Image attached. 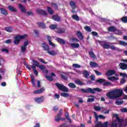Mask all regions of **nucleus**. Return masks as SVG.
I'll list each match as a JSON object with an SVG mask.
<instances>
[{"label": "nucleus", "instance_id": "nucleus-1", "mask_svg": "<svg viewBox=\"0 0 127 127\" xmlns=\"http://www.w3.org/2000/svg\"><path fill=\"white\" fill-rule=\"evenodd\" d=\"M124 95V91L122 89H115L106 94V97L111 100H115L121 98Z\"/></svg>", "mask_w": 127, "mask_h": 127}, {"label": "nucleus", "instance_id": "nucleus-2", "mask_svg": "<svg viewBox=\"0 0 127 127\" xmlns=\"http://www.w3.org/2000/svg\"><path fill=\"white\" fill-rule=\"evenodd\" d=\"M115 117H116L117 121H118L119 125H118L116 121H113L111 125V127H123V126H127V119L125 120H123V119H120V118H119V115H118V114L115 115Z\"/></svg>", "mask_w": 127, "mask_h": 127}, {"label": "nucleus", "instance_id": "nucleus-3", "mask_svg": "<svg viewBox=\"0 0 127 127\" xmlns=\"http://www.w3.org/2000/svg\"><path fill=\"white\" fill-rule=\"evenodd\" d=\"M81 91H82V92H83V93H91V94H95L96 92H102L103 90L99 88H95L93 89L91 88H88L86 89H81Z\"/></svg>", "mask_w": 127, "mask_h": 127}, {"label": "nucleus", "instance_id": "nucleus-4", "mask_svg": "<svg viewBox=\"0 0 127 127\" xmlns=\"http://www.w3.org/2000/svg\"><path fill=\"white\" fill-rule=\"evenodd\" d=\"M26 36V35L16 36L14 40V44H15L16 45H18V44H19L20 40H21L22 39H24V38H25Z\"/></svg>", "mask_w": 127, "mask_h": 127}, {"label": "nucleus", "instance_id": "nucleus-5", "mask_svg": "<svg viewBox=\"0 0 127 127\" xmlns=\"http://www.w3.org/2000/svg\"><path fill=\"white\" fill-rule=\"evenodd\" d=\"M56 86L58 87L59 90H61V91H62L63 92H69V90L68 89V88L63 85V84H61L59 83H56Z\"/></svg>", "mask_w": 127, "mask_h": 127}, {"label": "nucleus", "instance_id": "nucleus-6", "mask_svg": "<svg viewBox=\"0 0 127 127\" xmlns=\"http://www.w3.org/2000/svg\"><path fill=\"white\" fill-rule=\"evenodd\" d=\"M19 8H20L21 11L24 13H27V15H33V13L32 11L26 12V9L21 4H19Z\"/></svg>", "mask_w": 127, "mask_h": 127}, {"label": "nucleus", "instance_id": "nucleus-7", "mask_svg": "<svg viewBox=\"0 0 127 127\" xmlns=\"http://www.w3.org/2000/svg\"><path fill=\"white\" fill-rule=\"evenodd\" d=\"M28 45V41H25L24 44L21 47V53H24L26 51V47Z\"/></svg>", "mask_w": 127, "mask_h": 127}, {"label": "nucleus", "instance_id": "nucleus-8", "mask_svg": "<svg viewBox=\"0 0 127 127\" xmlns=\"http://www.w3.org/2000/svg\"><path fill=\"white\" fill-rule=\"evenodd\" d=\"M99 44H100V45H101V46L105 49H110V45L107 44L105 42H100Z\"/></svg>", "mask_w": 127, "mask_h": 127}, {"label": "nucleus", "instance_id": "nucleus-9", "mask_svg": "<svg viewBox=\"0 0 127 127\" xmlns=\"http://www.w3.org/2000/svg\"><path fill=\"white\" fill-rule=\"evenodd\" d=\"M34 100L38 104H40V103H43L44 102V97L42 96L41 97L36 98Z\"/></svg>", "mask_w": 127, "mask_h": 127}, {"label": "nucleus", "instance_id": "nucleus-10", "mask_svg": "<svg viewBox=\"0 0 127 127\" xmlns=\"http://www.w3.org/2000/svg\"><path fill=\"white\" fill-rule=\"evenodd\" d=\"M95 127H108V122H105L104 124L100 122H97Z\"/></svg>", "mask_w": 127, "mask_h": 127}, {"label": "nucleus", "instance_id": "nucleus-11", "mask_svg": "<svg viewBox=\"0 0 127 127\" xmlns=\"http://www.w3.org/2000/svg\"><path fill=\"white\" fill-rule=\"evenodd\" d=\"M93 108L95 111H97L98 112H99V111H102V112H103V111L106 110V108L104 107H101L100 106H94Z\"/></svg>", "mask_w": 127, "mask_h": 127}, {"label": "nucleus", "instance_id": "nucleus-12", "mask_svg": "<svg viewBox=\"0 0 127 127\" xmlns=\"http://www.w3.org/2000/svg\"><path fill=\"white\" fill-rule=\"evenodd\" d=\"M37 13L43 14V15H47V12L43 9H37L36 10Z\"/></svg>", "mask_w": 127, "mask_h": 127}, {"label": "nucleus", "instance_id": "nucleus-13", "mask_svg": "<svg viewBox=\"0 0 127 127\" xmlns=\"http://www.w3.org/2000/svg\"><path fill=\"white\" fill-rule=\"evenodd\" d=\"M40 69L44 73H45V74H47L48 73V70L45 69V66L42 65H39L38 66Z\"/></svg>", "mask_w": 127, "mask_h": 127}, {"label": "nucleus", "instance_id": "nucleus-14", "mask_svg": "<svg viewBox=\"0 0 127 127\" xmlns=\"http://www.w3.org/2000/svg\"><path fill=\"white\" fill-rule=\"evenodd\" d=\"M115 74H116V71L114 70H109L106 73L107 76H113Z\"/></svg>", "mask_w": 127, "mask_h": 127}, {"label": "nucleus", "instance_id": "nucleus-15", "mask_svg": "<svg viewBox=\"0 0 127 127\" xmlns=\"http://www.w3.org/2000/svg\"><path fill=\"white\" fill-rule=\"evenodd\" d=\"M42 47L43 48V49L44 50H45V51H47V52L48 53L49 50H50V49L49 48V46H48V45H47L45 43H44L42 44Z\"/></svg>", "mask_w": 127, "mask_h": 127}, {"label": "nucleus", "instance_id": "nucleus-16", "mask_svg": "<svg viewBox=\"0 0 127 127\" xmlns=\"http://www.w3.org/2000/svg\"><path fill=\"white\" fill-rule=\"evenodd\" d=\"M119 65L120 66L121 69L122 70H126V69L127 68V64L125 63H121Z\"/></svg>", "mask_w": 127, "mask_h": 127}, {"label": "nucleus", "instance_id": "nucleus-17", "mask_svg": "<svg viewBox=\"0 0 127 127\" xmlns=\"http://www.w3.org/2000/svg\"><path fill=\"white\" fill-rule=\"evenodd\" d=\"M57 41H58L59 43H60V44H63V45L66 43V41H65V40L59 38H57Z\"/></svg>", "mask_w": 127, "mask_h": 127}, {"label": "nucleus", "instance_id": "nucleus-18", "mask_svg": "<svg viewBox=\"0 0 127 127\" xmlns=\"http://www.w3.org/2000/svg\"><path fill=\"white\" fill-rule=\"evenodd\" d=\"M52 18L55 21H58V22H59V21L61 20V18L59 17L58 15H54L52 16Z\"/></svg>", "mask_w": 127, "mask_h": 127}, {"label": "nucleus", "instance_id": "nucleus-19", "mask_svg": "<svg viewBox=\"0 0 127 127\" xmlns=\"http://www.w3.org/2000/svg\"><path fill=\"white\" fill-rule=\"evenodd\" d=\"M45 90L44 88H42L41 89L38 90H35L33 92L34 94H41V93H43Z\"/></svg>", "mask_w": 127, "mask_h": 127}, {"label": "nucleus", "instance_id": "nucleus-20", "mask_svg": "<svg viewBox=\"0 0 127 127\" xmlns=\"http://www.w3.org/2000/svg\"><path fill=\"white\" fill-rule=\"evenodd\" d=\"M115 104L117 105V106H121V105H123L124 104V101L122 99H118L116 101Z\"/></svg>", "mask_w": 127, "mask_h": 127}, {"label": "nucleus", "instance_id": "nucleus-21", "mask_svg": "<svg viewBox=\"0 0 127 127\" xmlns=\"http://www.w3.org/2000/svg\"><path fill=\"white\" fill-rule=\"evenodd\" d=\"M32 65L31 66H34V67H38L39 66V63H38V62L34 60H32Z\"/></svg>", "mask_w": 127, "mask_h": 127}, {"label": "nucleus", "instance_id": "nucleus-22", "mask_svg": "<svg viewBox=\"0 0 127 127\" xmlns=\"http://www.w3.org/2000/svg\"><path fill=\"white\" fill-rule=\"evenodd\" d=\"M70 46L72 47V48H79L80 45L78 43H71Z\"/></svg>", "mask_w": 127, "mask_h": 127}, {"label": "nucleus", "instance_id": "nucleus-23", "mask_svg": "<svg viewBox=\"0 0 127 127\" xmlns=\"http://www.w3.org/2000/svg\"><path fill=\"white\" fill-rule=\"evenodd\" d=\"M4 30L5 31H7V32H9L10 33V32H12V28L11 27H5L4 28Z\"/></svg>", "mask_w": 127, "mask_h": 127}, {"label": "nucleus", "instance_id": "nucleus-24", "mask_svg": "<svg viewBox=\"0 0 127 127\" xmlns=\"http://www.w3.org/2000/svg\"><path fill=\"white\" fill-rule=\"evenodd\" d=\"M8 8L9 10H10V11H12L13 12H16V11H17V10L15 9V8L11 6H8Z\"/></svg>", "mask_w": 127, "mask_h": 127}, {"label": "nucleus", "instance_id": "nucleus-25", "mask_svg": "<svg viewBox=\"0 0 127 127\" xmlns=\"http://www.w3.org/2000/svg\"><path fill=\"white\" fill-rule=\"evenodd\" d=\"M77 35L79 39H83L84 38L81 32L79 31H78L77 32Z\"/></svg>", "mask_w": 127, "mask_h": 127}, {"label": "nucleus", "instance_id": "nucleus-26", "mask_svg": "<svg viewBox=\"0 0 127 127\" xmlns=\"http://www.w3.org/2000/svg\"><path fill=\"white\" fill-rule=\"evenodd\" d=\"M49 55L54 56L57 55V52H56L55 51H50V50L48 51V53Z\"/></svg>", "mask_w": 127, "mask_h": 127}, {"label": "nucleus", "instance_id": "nucleus-27", "mask_svg": "<svg viewBox=\"0 0 127 127\" xmlns=\"http://www.w3.org/2000/svg\"><path fill=\"white\" fill-rule=\"evenodd\" d=\"M69 4L70 6L72 7V9H75V8H76V4L75 3V2H74V1H70Z\"/></svg>", "mask_w": 127, "mask_h": 127}, {"label": "nucleus", "instance_id": "nucleus-28", "mask_svg": "<svg viewBox=\"0 0 127 127\" xmlns=\"http://www.w3.org/2000/svg\"><path fill=\"white\" fill-rule=\"evenodd\" d=\"M38 25L40 27H41L42 28H46V26H45V24L42 22H38Z\"/></svg>", "mask_w": 127, "mask_h": 127}, {"label": "nucleus", "instance_id": "nucleus-29", "mask_svg": "<svg viewBox=\"0 0 127 127\" xmlns=\"http://www.w3.org/2000/svg\"><path fill=\"white\" fill-rule=\"evenodd\" d=\"M65 32V29L62 28H59L58 30V33L62 34Z\"/></svg>", "mask_w": 127, "mask_h": 127}, {"label": "nucleus", "instance_id": "nucleus-30", "mask_svg": "<svg viewBox=\"0 0 127 127\" xmlns=\"http://www.w3.org/2000/svg\"><path fill=\"white\" fill-rule=\"evenodd\" d=\"M117 30V28L114 26L110 27L108 28V31H111L112 32H113L114 31H116Z\"/></svg>", "mask_w": 127, "mask_h": 127}, {"label": "nucleus", "instance_id": "nucleus-31", "mask_svg": "<svg viewBox=\"0 0 127 127\" xmlns=\"http://www.w3.org/2000/svg\"><path fill=\"white\" fill-rule=\"evenodd\" d=\"M31 67L33 68V71H34V74L36 75V76H37V75H38V71L36 70V67L34 66V65L31 66Z\"/></svg>", "mask_w": 127, "mask_h": 127}, {"label": "nucleus", "instance_id": "nucleus-32", "mask_svg": "<svg viewBox=\"0 0 127 127\" xmlns=\"http://www.w3.org/2000/svg\"><path fill=\"white\" fill-rule=\"evenodd\" d=\"M83 74L84 75L85 78H88V77H89V76L90 75L89 72H88L87 70L83 71Z\"/></svg>", "mask_w": 127, "mask_h": 127}, {"label": "nucleus", "instance_id": "nucleus-33", "mask_svg": "<svg viewBox=\"0 0 127 127\" xmlns=\"http://www.w3.org/2000/svg\"><path fill=\"white\" fill-rule=\"evenodd\" d=\"M1 12L2 14H4V15H6L7 14V11H6V10H5L4 8H0V9Z\"/></svg>", "mask_w": 127, "mask_h": 127}, {"label": "nucleus", "instance_id": "nucleus-34", "mask_svg": "<svg viewBox=\"0 0 127 127\" xmlns=\"http://www.w3.org/2000/svg\"><path fill=\"white\" fill-rule=\"evenodd\" d=\"M48 12L49 13V14H53L54 13V11L53 10H52V8H51V7H48Z\"/></svg>", "mask_w": 127, "mask_h": 127}, {"label": "nucleus", "instance_id": "nucleus-35", "mask_svg": "<svg viewBox=\"0 0 127 127\" xmlns=\"http://www.w3.org/2000/svg\"><path fill=\"white\" fill-rule=\"evenodd\" d=\"M119 44L123 45V46H127V43L124 41H119Z\"/></svg>", "mask_w": 127, "mask_h": 127}, {"label": "nucleus", "instance_id": "nucleus-36", "mask_svg": "<svg viewBox=\"0 0 127 127\" xmlns=\"http://www.w3.org/2000/svg\"><path fill=\"white\" fill-rule=\"evenodd\" d=\"M90 65L91 66L93 67L94 68L97 67V66H98V64H97V63L93 62H91L90 63Z\"/></svg>", "mask_w": 127, "mask_h": 127}, {"label": "nucleus", "instance_id": "nucleus-37", "mask_svg": "<svg viewBox=\"0 0 127 127\" xmlns=\"http://www.w3.org/2000/svg\"><path fill=\"white\" fill-rule=\"evenodd\" d=\"M108 80H110V81H115V80H119V78L118 77H115L114 76L109 77L108 78Z\"/></svg>", "mask_w": 127, "mask_h": 127}, {"label": "nucleus", "instance_id": "nucleus-38", "mask_svg": "<svg viewBox=\"0 0 127 127\" xmlns=\"http://www.w3.org/2000/svg\"><path fill=\"white\" fill-rule=\"evenodd\" d=\"M68 86L69 87V88H72V89H75V88L76 87L75 84H74L73 83H69L68 84Z\"/></svg>", "mask_w": 127, "mask_h": 127}, {"label": "nucleus", "instance_id": "nucleus-39", "mask_svg": "<svg viewBox=\"0 0 127 127\" xmlns=\"http://www.w3.org/2000/svg\"><path fill=\"white\" fill-rule=\"evenodd\" d=\"M89 54L90 57H91V58H93V59H95V58H96V55H95L94 52H90Z\"/></svg>", "mask_w": 127, "mask_h": 127}, {"label": "nucleus", "instance_id": "nucleus-40", "mask_svg": "<svg viewBox=\"0 0 127 127\" xmlns=\"http://www.w3.org/2000/svg\"><path fill=\"white\" fill-rule=\"evenodd\" d=\"M61 96H62V97H64V98H67V97H69V94L63 92L61 94Z\"/></svg>", "mask_w": 127, "mask_h": 127}, {"label": "nucleus", "instance_id": "nucleus-41", "mask_svg": "<svg viewBox=\"0 0 127 127\" xmlns=\"http://www.w3.org/2000/svg\"><path fill=\"white\" fill-rule=\"evenodd\" d=\"M85 30L86 31H88V32H91L92 31V30L91 29V28L89 26H86L84 27Z\"/></svg>", "mask_w": 127, "mask_h": 127}, {"label": "nucleus", "instance_id": "nucleus-42", "mask_svg": "<svg viewBox=\"0 0 127 127\" xmlns=\"http://www.w3.org/2000/svg\"><path fill=\"white\" fill-rule=\"evenodd\" d=\"M72 17L73 19H74V20H76L77 21H79V20H80L79 19V16H78V15H73L72 16Z\"/></svg>", "mask_w": 127, "mask_h": 127}, {"label": "nucleus", "instance_id": "nucleus-43", "mask_svg": "<svg viewBox=\"0 0 127 127\" xmlns=\"http://www.w3.org/2000/svg\"><path fill=\"white\" fill-rule=\"evenodd\" d=\"M115 34H117V35H122L123 34V32L119 30H117L116 29V30H115Z\"/></svg>", "mask_w": 127, "mask_h": 127}, {"label": "nucleus", "instance_id": "nucleus-44", "mask_svg": "<svg viewBox=\"0 0 127 127\" xmlns=\"http://www.w3.org/2000/svg\"><path fill=\"white\" fill-rule=\"evenodd\" d=\"M65 118L68 120V122H70V123H72V121H71V119H70V118L69 117V114L66 113L65 115Z\"/></svg>", "mask_w": 127, "mask_h": 127}, {"label": "nucleus", "instance_id": "nucleus-45", "mask_svg": "<svg viewBox=\"0 0 127 127\" xmlns=\"http://www.w3.org/2000/svg\"><path fill=\"white\" fill-rule=\"evenodd\" d=\"M75 84H77V85H80V86H82V85H83V83H82L81 81L78 79L75 81Z\"/></svg>", "mask_w": 127, "mask_h": 127}, {"label": "nucleus", "instance_id": "nucleus-46", "mask_svg": "<svg viewBox=\"0 0 127 127\" xmlns=\"http://www.w3.org/2000/svg\"><path fill=\"white\" fill-rule=\"evenodd\" d=\"M52 6L55 8V9H58V6L57 5V4L55 3H52Z\"/></svg>", "mask_w": 127, "mask_h": 127}, {"label": "nucleus", "instance_id": "nucleus-47", "mask_svg": "<svg viewBox=\"0 0 127 127\" xmlns=\"http://www.w3.org/2000/svg\"><path fill=\"white\" fill-rule=\"evenodd\" d=\"M50 29H56L57 28V25H51L50 26Z\"/></svg>", "mask_w": 127, "mask_h": 127}, {"label": "nucleus", "instance_id": "nucleus-48", "mask_svg": "<svg viewBox=\"0 0 127 127\" xmlns=\"http://www.w3.org/2000/svg\"><path fill=\"white\" fill-rule=\"evenodd\" d=\"M61 120V117L57 115L55 118V121L56 122H59V121Z\"/></svg>", "mask_w": 127, "mask_h": 127}, {"label": "nucleus", "instance_id": "nucleus-49", "mask_svg": "<svg viewBox=\"0 0 127 127\" xmlns=\"http://www.w3.org/2000/svg\"><path fill=\"white\" fill-rule=\"evenodd\" d=\"M72 67L74 68H81V65L77 64H72Z\"/></svg>", "mask_w": 127, "mask_h": 127}, {"label": "nucleus", "instance_id": "nucleus-50", "mask_svg": "<svg viewBox=\"0 0 127 127\" xmlns=\"http://www.w3.org/2000/svg\"><path fill=\"white\" fill-rule=\"evenodd\" d=\"M95 101V98L94 97L89 98L87 100L88 103H91V102H94Z\"/></svg>", "mask_w": 127, "mask_h": 127}, {"label": "nucleus", "instance_id": "nucleus-51", "mask_svg": "<svg viewBox=\"0 0 127 127\" xmlns=\"http://www.w3.org/2000/svg\"><path fill=\"white\" fill-rule=\"evenodd\" d=\"M46 78L49 81H53V78H52V76H50L49 75H46Z\"/></svg>", "mask_w": 127, "mask_h": 127}, {"label": "nucleus", "instance_id": "nucleus-52", "mask_svg": "<svg viewBox=\"0 0 127 127\" xmlns=\"http://www.w3.org/2000/svg\"><path fill=\"white\" fill-rule=\"evenodd\" d=\"M122 21L123 22H125V23H127V16L123 17L122 18Z\"/></svg>", "mask_w": 127, "mask_h": 127}, {"label": "nucleus", "instance_id": "nucleus-53", "mask_svg": "<svg viewBox=\"0 0 127 127\" xmlns=\"http://www.w3.org/2000/svg\"><path fill=\"white\" fill-rule=\"evenodd\" d=\"M96 82H97V83H103V82H105V79L100 78V79H98L96 81Z\"/></svg>", "mask_w": 127, "mask_h": 127}, {"label": "nucleus", "instance_id": "nucleus-54", "mask_svg": "<svg viewBox=\"0 0 127 127\" xmlns=\"http://www.w3.org/2000/svg\"><path fill=\"white\" fill-rule=\"evenodd\" d=\"M120 76L123 77V78H127V75L125 73H120Z\"/></svg>", "mask_w": 127, "mask_h": 127}, {"label": "nucleus", "instance_id": "nucleus-55", "mask_svg": "<svg viewBox=\"0 0 127 127\" xmlns=\"http://www.w3.org/2000/svg\"><path fill=\"white\" fill-rule=\"evenodd\" d=\"M49 45H50V46H52V47H56V45H55V44H54L52 42H50L49 43Z\"/></svg>", "mask_w": 127, "mask_h": 127}, {"label": "nucleus", "instance_id": "nucleus-56", "mask_svg": "<svg viewBox=\"0 0 127 127\" xmlns=\"http://www.w3.org/2000/svg\"><path fill=\"white\" fill-rule=\"evenodd\" d=\"M95 73H96V74L98 75V76H100V75H102V73L99 72V71L97 70H94Z\"/></svg>", "mask_w": 127, "mask_h": 127}, {"label": "nucleus", "instance_id": "nucleus-57", "mask_svg": "<svg viewBox=\"0 0 127 127\" xmlns=\"http://www.w3.org/2000/svg\"><path fill=\"white\" fill-rule=\"evenodd\" d=\"M112 85V83L109 82H106L104 83L105 86H111Z\"/></svg>", "mask_w": 127, "mask_h": 127}, {"label": "nucleus", "instance_id": "nucleus-58", "mask_svg": "<svg viewBox=\"0 0 127 127\" xmlns=\"http://www.w3.org/2000/svg\"><path fill=\"white\" fill-rule=\"evenodd\" d=\"M63 112V109H61L60 111H59V114H58V116H60V117H61V116L62 115V113Z\"/></svg>", "mask_w": 127, "mask_h": 127}, {"label": "nucleus", "instance_id": "nucleus-59", "mask_svg": "<svg viewBox=\"0 0 127 127\" xmlns=\"http://www.w3.org/2000/svg\"><path fill=\"white\" fill-rule=\"evenodd\" d=\"M98 118L99 119H102V120H105V119H106V117H105L102 115H99Z\"/></svg>", "mask_w": 127, "mask_h": 127}, {"label": "nucleus", "instance_id": "nucleus-60", "mask_svg": "<svg viewBox=\"0 0 127 127\" xmlns=\"http://www.w3.org/2000/svg\"><path fill=\"white\" fill-rule=\"evenodd\" d=\"M94 114L96 121H98V120H99V116H98V114H97V113L96 112H94Z\"/></svg>", "mask_w": 127, "mask_h": 127}, {"label": "nucleus", "instance_id": "nucleus-61", "mask_svg": "<svg viewBox=\"0 0 127 127\" xmlns=\"http://www.w3.org/2000/svg\"><path fill=\"white\" fill-rule=\"evenodd\" d=\"M121 111L122 112V113H127V108H122L121 109Z\"/></svg>", "mask_w": 127, "mask_h": 127}, {"label": "nucleus", "instance_id": "nucleus-62", "mask_svg": "<svg viewBox=\"0 0 127 127\" xmlns=\"http://www.w3.org/2000/svg\"><path fill=\"white\" fill-rule=\"evenodd\" d=\"M90 78L92 81H95V75L94 74L91 75L90 76Z\"/></svg>", "mask_w": 127, "mask_h": 127}, {"label": "nucleus", "instance_id": "nucleus-63", "mask_svg": "<svg viewBox=\"0 0 127 127\" xmlns=\"http://www.w3.org/2000/svg\"><path fill=\"white\" fill-rule=\"evenodd\" d=\"M47 38L49 42H51V36H47Z\"/></svg>", "mask_w": 127, "mask_h": 127}, {"label": "nucleus", "instance_id": "nucleus-64", "mask_svg": "<svg viewBox=\"0 0 127 127\" xmlns=\"http://www.w3.org/2000/svg\"><path fill=\"white\" fill-rule=\"evenodd\" d=\"M53 111L55 112H57V111H58V107L55 106L53 108Z\"/></svg>", "mask_w": 127, "mask_h": 127}]
</instances>
